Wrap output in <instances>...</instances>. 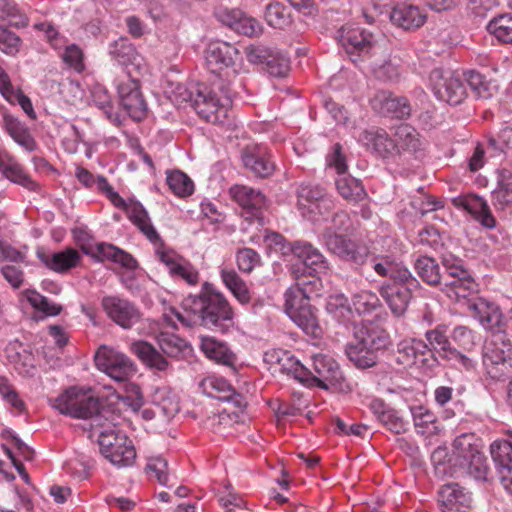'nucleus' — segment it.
<instances>
[{"mask_svg": "<svg viewBox=\"0 0 512 512\" xmlns=\"http://www.w3.org/2000/svg\"><path fill=\"white\" fill-rule=\"evenodd\" d=\"M185 313L174 308L172 313L186 327L202 326L213 332L228 333L235 325L234 310L225 296L205 282L200 292L182 302Z\"/></svg>", "mask_w": 512, "mask_h": 512, "instance_id": "obj_1", "label": "nucleus"}, {"mask_svg": "<svg viewBox=\"0 0 512 512\" xmlns=\"http://www.w3.org/2000/svg\"><path fill=\"white\" fill-rule=\"evenodd\" d=\"M352 227L349 214L344 210L335 212L331 218V226L326 227L321 233L320 239L326 249L340 260L347 262L360 273L369 260V248L360 244L347 235Z\"/></svg>", "mask_w": 512, "mask_h": 512, "instance_id": "obj_2", "label": "nucleus"}, {"mask_svg": "<svg viewBox=\"0 0 512 512\" xmlns=\"http://www.w3.org/2000/svg\"><path fill=\"white\" fill-rule=\"evenodd\" d=\"M214 86L222 92L225 103H221L216 93L206 86L198 87L194 92L189 91L182 84H177L175 93L179 95L181 101L190 102L196 113L206 122L222 124L227 117L226 105L231 103L232 91L220 83Z\"/></svg>", "mask_w": 512, "mask_h": 512, "instance_id": "obj_3", "label": "nucleus"}, {"mask_svg": "<svg viewBox=\"0 0 512 512\" xmlns=\"http://www.w3.org/2000/svg\"><path fill=\"white\" fill-rule=\"evenodd\" d=\"M298 261L288 266V272L296 284L293 287H307L320 290L321 276L329 271V262L312 243L304 240L296 258Z\"/></svg>", "mask_w": 512, "mask_h": 512, "instance_id": "obj_4", "label": "nucleus"}, {"mask_svg": "<svg viewBox=\"0 0 512 512\" xmlns=\"http://www.w3.org/2000/svg\"><path fill=\"white\" fill-rule=\"evenodd\" d=\"M52 407L63 415L77 419L93 418L95 427H102L101 418L104 409H101L99 398L90 395L84 390L73 386L66 389L53 400Z\"/></svg>", "mask_w": 512, "mask_h": 512, "instance_id": "obj_5", "label": "nucleus"}, {"mask_svg": "<svg viewBox=\"0 0 512 512\" xmlns=\"http://www.w3.org/2000/svg\"><path fill=\"white\" fill-rule=\"evenodd\" d=\"M319 290L307 287H290L284 293V309L290 319L305 332L314 338L321 335L315 308L310 304V295Z\"/></svg>", "mask_w": 512, "mask_h": 512, "instance_id": "obj_6", "label": "nucleus"}, {"mask_svg": "<svg viewBox=\"0 0 512 512\" xmlns=\"http://www.w3.org/2000/svg\"><path fill=\"white\" fill-rule=\"evenodd\" d=\"M482 359L491 379L506 381L512 377V342L507 333H493L483 348Z\"/></svg>", "mask_w": 512, "mask_h": 512, "instance_id": "obj_7", "label": "nucleus"}, {"mask_svg": "<svg viewBox=\"0 0 512 512\" xmlns=\"http://www.w3.org/2000/svg\"><path fill=\"white\" fill-rule=\"evenodd\" d=\"M73 239L81 251L96 261H112L128 270H135L138 267L137 260L128 252L116 247L113 244L101 242L93 246L91 234L80 227L72 230Z\"/></svg>", "mask_w": 512, "mask_h": 512, "instance_id": "obj_8", "label": "nucleus"}, {"mask_svg": "<svg viewBox=\"0 0 512 512\" xmlns=\"http://www.w3.org/2000/svg\"><path fill=\"white\" fill-rule=\"evenodd\" d=\"M97 441L101 454L113 465L127 467L134 463L136 451L133 442L115 425L100 430Z\"/></svg>", "mask_w": 512, "mask_h": 512, "instance_id": "obj_9", "label": "nucleus"}, {"mask_svg": "<svg viewBox=\"0 0 512 512\" xmlns=\"http://www.w3.org/2000/svg\"><path fill=\"white\" fill-rule=\"evenodd\" d=\"M297 208L310 221L326 217L334 209V200L325 188L312 182H302L296 189Z\"/></svg>", "mask_w": 512, "mask_h": 512, "instance_id": "obj_10", "label": "nucleus"}, {"mask_svg": "<svg viewBox=\"0 0 512 512\" xmlns=\"http://www.w3.org/2000/svg\"><path fill=\"white\" fill-rule=\"evenodd\" d=\"M335 38L353 63L369 58L375 45L373 34L358 25H343Z\"/></svg>", "mask_w": 512, "mask_h": 512, "instance_id": "obj_11", "label": "nucleus"}, {"mask_svg": "<svg viewBox=\"0 0 512 512\" xmlns=\"http://www.w3.org/2000/svg\"><path fill=\"white\" fill-rule=\"evenodd\" d=\"M96 367L117 382H126L137 372L136 364L124 353L102 345L95 353Z\"/></svg>", "mask_w": 512, "mask_h": 512, "instance_id": "obj_12", "label": "nucleus"}, {"mask_svg": "<svg viewBox=\"0 0 512 512\" xmlns=\"http://www.w3.org/2000/svg\"><path fill=\"white\" fill-rule=\"evenodd\" d=\"M431 89L437 99L450 105H458L466 98V88L459 76L440 68L429 75Z\"/></svg>", "mask_w": 512, "mask_h": 512, "instance_id": "obj_13", "label": "nucleus"}, {"mask_svg": "<svg viewBox=\"0 0 512 512\" xmlns=\"http://www.w3.org/2000/svg\"><path fill=\"white\" fill-rule=\"evenodd\" d=\"M229 195L242 208L246 219L262 222L266 197L259 189L235 184L229 188Z\"/></svg>", "mask_w": 512, "mask_h": 512, "instance_id": "obj_14", "label": "nucleus"}, {"mask_svg": "<svg viewBox=\"0 0 512 512\" xmlns=\"http://www.w3.org/2000/svg\"><path fill=\"white\" fill-rule=\"evenodd\" d=\"M312 372L309 382L313 381L321 389L342 388L344 376L339 364L330 356L318 354L312 358Z\"/></svg>", "mask_w": 512, "mask_h": 512, "instance_id": "obj_15", "label": "nucleus"}, {"mask_svg": "<svg viewBox=\"0 0 512 512\" xmlns=\"http://www.w3.org/2000/svg\"><path fill=\"white\" fill-rule=\"evenodd\" d=\"M101 306L107 316L123 329H131L142 317L134 303L118 296L103 297Z\"/></svg>", "mask_w": 512, "mask_h": 512, "instance_id": "obj_16", "label": "nucleus"}, {"mask_svg": "<svg viewBox=\"0 0 512 512\" xmlns=\"http://www.w3.org/2000/svg\"><path fill=\"white\" fill-rule=\"evenodd\" d=\"M117 92L121 106L135 121L143 120L147 115V103L140 89L137 79L127 78L117 85Z\"/></svg>", "mask_w": 512, "mask_h": 512, "instance_id": "obj_17", "label": "nucleus"}, {"mask_svg": "<svg viewBox=\"0 0 512 512\" xmlns=\"http://www.w3.org/2000/svg\"><path fill=\"white\" fill-rule=\"evenodd\" d=\"M246 56L250 63L264 65V69L273 77L282 78L289 72V59L280 52L263 45L247 47Z\"/></svg>", "mask_w": 512, "mask_h": 512, "instance_id": "obj_18", "label": "nucleus"}, {"mask_svg": "<svg viewBox=\"0 0 512 512\" xmlns=\"http://www.w3.org/2000/svg\"><path fill=\"white\" fill-rule=\"evenodd\" d=\"M385 13L393 25L406 31L416 30L424 25L427 14L419 6L401 2L388 7Z\"/></svg>", "mask_w": 512, "mask_h": 512, "instance_id": "obj_19", "label": "nucleus"}, {"mask_svg": "<svg viewBox=\"0 0 512 512\" xmlns=\"http://www.w3.org/2000/svg\"><path fill=\"white\" fill-rule=\"evenodd\" d=\"M241 159L244 167L259 178H267L275 170V163L272 160L271 153L263 145L252 144L246 146L242 150Z\"/></svg>", "mask_w": 512, "mask_h": 512, "instance_id": "obj_20", "label": "nucleus"}, {"mask_svg": "<svg viewBox=\"0 0 512 512\" xmlns=\"http://www.w3.org/2000/svg\"><path fill=\"white\" fill-rule=\"evenodd\" d=\"M490 453L502 486L512 494V436L510 440H495Z\"/></svg>", "mask_w": 512, "mask_h": 512, "instance_id": "obj_21", "label": "nucleus"}, {"mask_svg": "<svg viewBox=\"0 0 512 512\" xmlns=\"http://www.w3.org/2000/svg\"><path fill=\"white\" fill-rule=\"evenodd\" d=\"M369 410L376 419L390 432L394 434H404L409 429V421L401 412L381 398H373L368 404Z\"/></svg>", "mask_w": 512, "mask_h": 512, "instance_id": "obj_22", "label": "nucleus"}, {"mask_svg": "<svg viewBox=\"0 0 512 512\" xmlns=\"http://www.w3.org/2000/svg\"><path fill=\"white\" fill-rule=\"evenodd\" d=\"M372 107L384 116L407 119L411 115V104L407 97L397 96L390 91H378L371 101Z\"/></svg>", "mask_w": 512, "mask_h": 512, "instance_id": "obj_23", "label": "nucleus"}, {"mask_svg": "<svg viewBox=\"0 0 512 512\" xmlns=\"http://www.w3.org/2000/svg\"><path fill=\"white\" fill-rule=\"evenodd\" d=\"M438 503L442 512H470L471 493L458 483H447L438 492Z\"/></svg>", "mask_w": 512, "mask_h": 512, "instance_id": "obj_24", "label": "nucleus"}, {"mask_svg": "<svg viewBox=\"0 0 512 512\" xmlns=\"http://www.w3.org/2000/svg\"><path fill=\"white\" fill-rule=\"evenodd\" d=\"M468 308L473 317L478 319L481 325L493 333L503 331L505 315L502 314L499 306L484 298L468 300Z\"/></svg>", "mask_w": 512, "mask_h": 512, "instance_id": "obj_25", "label": "nucleus"}, {"mask_svg": "<svg viewBox=\"0 0 512 512\" xmlns=\"http://www.w3.org/2000/svg\"><path fill=\"white\" fill-rule=\"evenodd\" d=\"M238 54V49L228 42H211L205 56L207 68L211 73L220 74L234 65Z\"/></svg>", "mask_w": 512, "mask_h": 512, "instance_id": "obj_26", "label": "nucleus"}, {"mask_svg": "<svg viewBox=\"0 0 512 512\" xmlns=\"http://www.w3.org/2000/svg\"><path fill=\"white\" fill-rule=\"evenodd\" d=\"M37 257L48 269L59 274L69 272L79 266L81 262L79 252L71 247L53 253L37 251Z\"/></svg>", "mask_w": 512, "mask_h": 512, "instance_id": "obj_27", "label": "nucleus"}, {"mask_svg": "<svg viewBox=\"0 0 512 512\" xmlns=\"http://www.w3.org/2000/svg\"><path fill=\"white\" fill-rule=\"evenodd\" d=\"M478 286L473 273H467L443 280L439 288L449 299L460 302L476 294Z\"/></svg>", "mask_w": 512, "mask_h": 512, "instance_id": "obj_28", "label": "nucleus"}, {"mask_svg": "<svg viewBox=\"0 0 512 512\" xmlns=\"http://www.w3.org/2000/svg\"><path fill=\"white\" fill-rule=\"evenodd\" d=\"M130 352L146 367L159 372L171 369L168 359L154 345L145 340L134 341L130 344Z\"/></svg>", "mask_w": 512, "mask_h": 512, "instance_id": "obj_29", "label": "nucleus"}, {"mask_svg": "<svg viewBox=\"0 0 512 512\" xmlns=\"http://www.w3.org/2000/svg\"><path fill=\"white\" fill-rule=\"evenodd\" d=\"M355 339H359L378 358L392 344L389 333L385 329L373 324L359 327L355 331Z\"/></svg>", "mask_w": 512, "mask_h": 512, "instance_id": "obj_30", "label": "nucleus"}, {"mask_svg": "<svg viewBox=\"0 0 512 512\" xmlns=\"http://www.w3.org/2000/svg\"><path fill=\"white\" fill-rule=\"evenodd\" d=\"M414 288L406 285H388L383 284L379 293L385 300L391 312L400 317L405 314L412 299Z\"/></svg>", "mask_w": 512, "mask_h": 512, "instance_id": "obj_31", "label": "nucleus"}, {"mask_svg": "<svg viewBox=\"0 0 512 512\" xmlns=\"http://www.w3.org/2000/svg\"><path fill=\"white\" fill-rule=\"evenodd\" d=\"M156 342L167 359L185 360L193 352V348L188 341L171 332H159L156 336Z\"/></svg>", "mask_w": 512, "mask_h": 512, "instance_id": "obj_32", "label": "nucleus"}, {"mask_svg": "<svg viewBox=\"0 0 512 512\" xmlns=\"http://www.w3.org/2000/svg\"><path fill=\"white\" fill-rule=\"evenodd\" d=\"M360 141L368 149L373 150L383 158L390 157L396 153L395 139L389 137L382 128H372L360 134Z\"/></svg>", "mask_w": 512, "mask_h": 512, "instance_id": "obj_33", "label": "nucleus"}, {"mask_svg": "<svg viewBox=\"0 0 512 512\" xmlns=\"http://www.w3.org/2000/svg\"><path fill=\"white\" fill-rule=\"evenodd\" d=\"M266 356L270 357L271 360L276 361L281 372L292 376L301 383L309 382L312 372L289 351L276 350L271 353H267Z\"/></svg>", "mask_w": 512, "mask_h": 512, "instance_id": "obj_34", "label": "nucleus"}, {"mask_svg": "<svg viewBox=\"0 0 512 512\" xmlns=\"http://www.w3.org/2000/svg\"><path fill=\"white\" fill-rule=\"evenodd\" d=\"M128 219L141 231L145 237L156 244L160 240V235L156 231L155 227L151 223V219L147 210L137 200L129 199V204L125 208Z\"/></svg>", "mask_w": 512, "mask_h": 512, "instance_id": "obj_35", "label": "nucleus"}, {"mask_svg": "<svg viewBox=\"0 0 512 512\" xmlns=\"http://www.w3.org/2000/svg\"><path fill=\"white\" fill-rule=\"evenodd\" d=\"M396 153L407 152L415 155L422 153L425 141L419 132L409 124H401L395 133Z\"/></svg>", "mask_w": 512, "mask_h": 512, "instance_id": "obj_36", "label": "nucleus"}, {"mask_svg": "<svg viewBox=\"0 0 512 512\" xmlns=\"http://www.w3.org/2000/svg\"><path fill=\"white\" fill-rule=\"evenodd\" d=\"M3 122L6 132L18 145L28 152L38 149V144L25 123L11 114H4Z\"/></svg>", "mask_w": 512, "mask_h": 512, "instance_id": "obj_37", "label": "nucleus"}, {"mask_svg": "<svg viewBox=\"0 0 512 512\" xmlns=\"http://www.w3.org/2000/svg\"><path fill=\"white\" fill-rule=\"evenodd\" d=\"M461 205L469 214H471L482 226L492 229L496 226V219L492 215L487 202L478 195H468L460 198Z\"/></svg>", "mask_w": 512, "mask_h": 512, "instance_id": "obj_38", "label": "nucleus"}, {"mask_svg": "<svg viewBox=\"0 0 512 512\" xmlns=\"http://www.w3.org/2000/svg\"><path fill=\"white\" fill-rule=\"evenodd\" d=\"M426 346L433 353V356L437 355L443 360L451 352L454 345L448 335V326L446 324H438L433 329H429L424 334Z\"/></svg>", "mask_w": 512, "mask_h": 512, "instance_id": "obj_39", "label": "nucleus"}, {"mask_svg": "<svg viewBox=\"0 0 512 512\" xmlns=\"http://www.w3.org/2000/svg\"><path fill=\"white\" fill-rule=\"evenodd\" d=\"M200 348L207 358L218 364L226 366H234L235 364V354L230 350L226 343L218 341L214 337H201Z\"/></svg>", "mask_w": 512, "mask_h": 512, "instance_id": "obj_40", "label": "nucleus"}, {"mask_svg": "<svg viewBox=\"0 0 512 512\" xmlns=\"http://www.w3.org/2000/svg\"><path fill=\"white\" fill-rule=\"evenodd\" d=\"M413 268L418 277L430 287H440L443 282L439 263L431 256H418L413 263Z\"/></svg>", "mask_w": 512, "mask_h": 512, "instance_id": "obj_41", "label": "nucleus"}, {"mask_svg": "<svg viewBox=\"0 0 512 512\" xmlns=\"http://www.w3.org/2000/svg\"><path fill=\"white\" fill-rule=\"evenodd\" d=\"M345 354L349 361L358 369H369L380 364L378 357L369 351L359 339L349 342L345 347Z\"/></svg>", "mask_w": 512, "mask_h": 512, "instance_id": "obj_42", "label": "nucleus"}, {"mask_svg": "<svg viewBox=\"0 0 512 512\" xmlns=\"http://www.w3.org/2000/svg\"><path fill=\"white\" fill-rule=\"evenodd\" d=\"M452 447L456 462L460 465L461 461L481 451L482 440L473 432H464L455 437Z\"/></svg>", "mask_w": 512, "mask_h": 512, "instance_id": "obj_43", "label": "nucleus"}, {"mask_svg": "<svg viewBox=\"0 0 512 512\" xmlns=\"http://www.w3.org/2000/svg\"><path fill=\"white\" fill-rule=\"evenodd\" d=\"M220 275L225 286L241 304H248L251 302L253 293L247 283L235 270L223 268Z\"/></svg>", "mask_w": 512, "mask_h": 512, "instance_id": "obj_44", "label": "nucleus"}, {"mask_svg": "<svg viewBox=\"0 0 512 512\" xmlns=\"http://www.w3.org/2000/svg\"><path fill=\"white\" fill-rule=\"evenodd\" d=\"M492 204L501 211L512 206V173L509 170L499 173L497 187L492 192Z\"/></svg>", "mask_w": 512, "mask_h": 512, "instance_id": "obj_45", "label": "nucleus"}, {"mask_svg": "<svg viewBox=\"0 0 512 512\" xmlns=\"http://www.w3.org/2000/svg\"><path fill=\"white\" fill-rule=\"evenodd\" d=\"M416 431L421 434H436L439 430L437 416L423 405L410 406Z\"/></svg>", "mask_w": 512, "mask_h": 512, "instance_id": "obj_46", "label": "nucleus"}, {"mask_svg": "<svg viewBox=\"0 0 512 512\" xmlns=\"http://www.w3.org/2000/svg\"><path fill=\"white\" fill-rule=\"evenodd\" d=\"M335 185L338 193L347 201L359 202L367 196L361 181L350 175L338 176Z\"/></svg>", "mask_w": 512, "mask_h": 512, "instance_id": "obj_47", "label": "nucleus"}, {"mask_svg": "<svg viewBox=\"0 0 512 512\" xmlns=\"http://www.w3.org/2000/svg\"><path fill=\"white\" fill-rule=\"evenodd\" d=\"M110 57L120 65L134 64L139 54L135 46L126 37H120L109 44Z\"/></svg>", "mask_w": 512, "mask_h": 512, "instance_id": "obj_48", "label": "nucleus"}, {"mask_svg": "<svg viewBox=\"0 0 512 512\" xmlns=\"http://www.w3.org/2000/svg\"><path fill=\"white\" fill-rule=\"evenodd\" d=\"M267 24L276 29H285L292 23L291 11L281 2H271L265 9Z\"/></svg>", "mask_w": 512, "mask_h": 512, "instance_id": "obj_49", "label": "nucleus"}, {"mask_svg": "<svg viewBox=\"0 0 512 512\" xmlns=\"http://www.w3.org/2000/svg\"><path fill=\"white\" fill-rule=\"evenodd\" d=\"M412 366L420 369L431 370L438 366L439 361L423 339L412 338Z\"/></svg>", "mask_w": 512, "mask_h": 512, "instance_id": "obj_50", "label": "nucleus"}, {"mask_svg": "<svg viewBox=\"0 0 512 512\" xmlns=\"http://www.w3.org/2000/svg\"><path fill=\"white\" fill-rule=\"evenodd\" d=\"M460 466L466 470L476 480L489 481L490 469L487 464V458L479 451L465 461H461Z\"/></svg>", "mask_w": 512, "mask_h": 512, "instance_id": "obj_51", "label": "nucleus"}, {"mask_svg": "<svg viewBox=\"0 0 512 512\" xmlns=\"http://www.w3.org/2000/svg\"><path fill=\"white\" fill-rule=\"evenodd\" d=\"M166 182L169 189L179 197L189 196L194 191L193 181L180 170L167 172Z\"/></svg>", "mask_w": 512, "mask_h": 512, "instance_id": "obj_52", "label": "nucleus"}, {"mask_svg": "<svg viewBox=\"0 0 512 512\" xmlns=\"http://www.w3.org/2000/svg\"><path fill=\"white\" fill-rule=\"evenodd\" d=\"M23 294L33 308L43 312L47 316H57L63 309L60 304L50 301L36 290L26 289Z\"/></svg>", "mask_w": 512, "mask_h": 512, "instance_id": "obj_53", "label": "nucleus"}, {"mask_svg": "<svg viewBox=\"0 0 512 512\" xmlns=\"http://www.w3.org/2000/svg\"><path fill=\"white\" fill-rule=\"evenodd\" d=\"M351 303L358 314H369L381 306L378 295L370 290H362L352 295Z\"/></svg>", "mask_w": 512, "mask_h": 512, "instance_id": "obj_54", "label": "nucleus"}, {"mask_svg": "<svg viewBox=\"0 0 512 512\" xmlns=\"http://www.w3.org/2000/svg\"><path fill=\"white\" fill-rule=\"evenodd\" d=\"M487 30L502 43H512V16L503 14L493 18Z\"/></svg>", "mask_w": 512, "mask_h": 512, "instance_id": "obj_55", "label": "nucleus"}, {"mask_svg": "<svg viewBox=\"0 0 512 512\" xmlns=\"http://www.w3.org/2000/svg\"><path fill=\"white\" fill-rule=\"evenodd\" d=\"M0 14L9 19L10 25L16 28H25L29 18L23 13L14 0H0Z\"/></svg>", "mask_w": 512, "mask_h": 512, "instance_id": "obj_56", "label": "nucleus"}, {"mask_svg": "<svg viewBox=\"0 0 512 512\" xmlns=\"http://www.w3.org/2000/svg\"><path fill=\"white\" fill-rule=\"evenodd\" d=\"M441 264L444 268L442 281L449 280L452 277L460 276L467 273H473L465 264V261L451 253L441 256Z\"/></svg>", "mask_w": 512, "mask_h": 512, "instance_id": "obj_57", "label": "nucleus"}, {"mask_svg": "<svg viewBox=\"0 0 512 512\" xmlns=\"http://www.w3.org/2000/svg\"><path fill=\"white\" fill-rule=\"evenodd\" d=\"M123 393L118 395V399L134 412L140 410L144 404L143 394L138 384L134 382H124Z\"/></svg>", "mask_w": 512, "mask_h": 512, "instance_id": "obj_58", "label": "nucleus"}, {"mask_svg": "<svg viewBox=\"0 0 512 512\" xmlns=\"http://www.w3.org/2000/svg\"><path fill=\"white\" fill-rule=\"evenodd\" d=\"M146 472L150 477H155L159 484L171 488L169 484L168 462L161 456L151 457L146 464Z\"/></svg>", "mask_w": 512, "mask_h": 512, "instance_id": "obj_59", "label": "nucleus"}, {"mask_svg": "<svg viewBox=\"0 0 512 512\" xmlns=\"http://www.w3.org/2000/svg\"><path fill=\"white\" fill-rule=\"evenodd\" d=\"M2 175L9 181L21 185L30 191H38L39 189L38 183L32 180L19 162L9 167Z\"/></svg>", "mask_w": 512, "mask_h": 512, "instance_id": "obj_60", "label": "nucleus"}, {"mask_svg": "<svg viewBox=\"0 0 512 512\" xmlns=\"http://www.w3.org/2000/svg\"><path fill=\"white\" fill-rule=\"evenodd\" d=\"M22 46L21 38L6 26L0 25V51L9 56L19 53Z\"/></svg>", "mask_w": 512, "mask_h": 512, "instance_id": "obj_61", "label": "nucleus"}, {"mask_svg": "<svg viewBox=\"0 0 512 512\" xmlns=\"http://www.w3.org/2000/svg\"><path fill=\"white\" fill-rule=\"evenodd\" d=\"M203 393L214 398L219 392H226L233 395V386L224 378L210 376L200 382Z\"/></svg>", "mask_w": 512, "mask_h": 512, "instance_id": "obj_62", "label": "nucleus"}, {"mask_svg": "<svg viewBox=\"0 0 512 512\" xmlns=\"http://www.w3.org/2000/svg\"><path fill=\"white\" fill-rule=\"evenodd\" d=\"M155 245H157L156 256L159 261L167 267L169 273L171 271H176V269L179 270V263L185 258L177 254L174 250L168 248L161 238Z\"/></svg>", "mask_w": 512, "mask_h": 512, "instance_id": "obj_63", "label": "nucleus"}, {"mask_svg": "<svg viewBox=\"0 0 512 512\" xmlns=\"http://www.w3.org/2000/svg\"><path fill=\"white\" fill-rule=\"evenodd\" d=\"M236 261L240 271L250 273L261 262L258 252L252 248H242L236 253Z\"/></svg>", "mask_w": 512, "mask_h": 512, "instance_id": "obj_64", "label": "nucleus"}]
</instances>
